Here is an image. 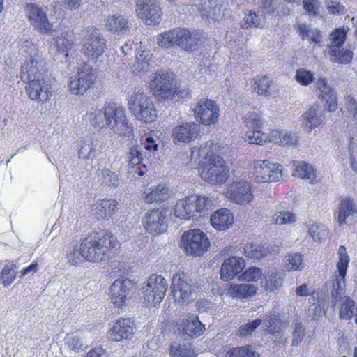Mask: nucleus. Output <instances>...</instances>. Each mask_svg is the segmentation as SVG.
<instances>
[{
  "mask_svg": "<svg viewBox=\"0 0 357 357\" xmlns=\"http://www.w3.org/2000/svg\"><path fill=\"white\" fill-rule=\"evenodd\" d=\"M300 36L302 40L307 39L310 42L319 43L321 40V36L317 29H312L310 24H301L298 26Z\"/></svg>",
  "mask_w": 357,
  "mask_h": 357,
  "instance_id": "obj_41",
  "label": "nucleus"
},
{
  "mask_svg": "<svg viewBox=\"0 0 357 357\" xmlns=\"http://www.w3.org/2000/svg\"><path fill=\"white\" fill-rule=\"evenodd\" d=\"M25 14L31 22H48L46 13L35 3H28L25 8Z\"/></svg>",
  "mask_w": 357,
  "mask_h": 357,
  "instance_id": "obj_40",
  "label": "nucleus"
},
{
  "mask_svg": "<svg viewBox=\"0 0 357 357\" xmlns=\"http://www.w3.org/2000/svg\"><path fill=\"white\" fill-rule=\"evenodd\" d=\"M151 56L149 53L141 52L135 57V61L131 63L130 69L135 75H139L141 73L147 72L150 67Z\"/></svg>",
  "mask_w": 357,
  "mask_h": 357,
  "instance_id": "obj_38",
  "label": "nucleus"
},
{
  "mask_svg": "<svg viewBox=\"0 0 357 357\" xmlns=\"http://www.w3.org/2000/svg\"><path fill=\"white\" fill-rule=\"evenodd\" d=\"M282 273L277 271H271L269 275L265 277L264 281L262 282L263 287L270 291L280 288L282 283Z\"/></svg>",
  "mask_w": 357,
  "mask_h": 357,
  "instance_id": "obj_44",
  "label": "nucleus"
},
{
  "mask_svg": "<svg viewBox=\"0 0 357 357\" xmlns=\"http://www.w3.org/2000/svg\"><path fill=\"white\" fill-rule=\"evenodd\" d=\"M294 79L301 85L307 86L314 82L315 76L312 71L305 68H299L296 70Z\"/></svg>",
  "mask_w": 357,
  "mask_h": 357,
  "instance_id": "obj_49",
  "label": "nucleus"
},
{
  "mask_svg": "<svg viewBox=\"0 0 357 357\" xmlns=\"http://www.w3.org/2000/svg\"><path fill=\"white\" fill-rule=\"evenodd\" d=\"M324 121V109L317 105L311 106L302 115V124L307 132H310L313 128L320 126Z\"/></svg>",
  "mask_w": 357,
  "mask_h": 357,
  "instance_id": "obj_26",
  "label": "nucleus"
},
{
  "mask_svg": "<svg viewBox=\"0 0 357 357\" xmlns=\"http://www.w3.org/2000/svg\"><path fill=\"white\" fill-rule=\"evenodd\" d=\"M105 117H106V126H108L114 133L119 136H124L131 132L132 128L128 125L123 107L114 103L106 102L105 104Z\"/></svg>",
  "mask_w": 357,
  "mask_h": 357,
  "instance_id": "obj_7",
  "label": "nucleus"
},
{
  "mask_svg": "<svg viewBox=\"0 0 357 357\" xmlns=\"http://www.w3.org/2000/svg\"><path fill=\"white\" fill-rule=\"evenodd\" d=\"M15 264L6 265L0 273V281L1 284L8 287L11 284L16 278V272L14 270Z\"/></svg>",
  "mask_w": 357,
  "mask_h": 357,
  "instance_id": "obj_52",
  "label": "nucleus"
},
{
  "mask_svg": "<svg viewBox=\"0 0 357 357\" xmlns=\"http://www.w3.org/2000/svg\"><path fill=\"white\" fill-rule=\"evenodd\" d=\"M268 332L271 335L280 333L284 327L285 324L282 321L280 314H271L265 321Z\"/></svg>",
  "mask_w": 357,
  "mask_h": 357,
  "instance_id": "obj_47",
  "label": "nucleus"
},
{
  "mask_svg": "<svg viewBox=\"0 0 357 357\" xmlns=\"http://www.w3.org/2000/svg\"><path fill=\"white\" fill-rule=\"evenodd\" d=\"M64 344L68 350L73 354L82 352L86 347L82 335L78 333L66 334Z\"/></svg>",
  "mask_w": 357,
  "mask_h": 357,
  "instance_id": "obj_35",
  "label": "nucleus"
},
{
  "mask_svg": "<svg viewBox=\"0 0 357 357\" xmlns=\"http://www.w3.org/2000/svg\"><path fill=\"white\" fill-rule=\"evenodd\" d=\"M273 80L266 75L257 76L251 82L252 91L264 97L278 96L279 92Z\"/></svg>",
  "mask_w": 357,
  "mask_h": 357,
  "instance_id": "obj_22",
  "label": "nucleus"
},
{
  "mask_svg": "<svg viewBox=\"0 0 357 357\" xmlns=\"http://www.w3.org/2000/svg\"><path fill=\"white\" fill-rule=\"evenodd\" d=\"M191 197L195 198L193 204L195 213H201L204 211L206 208L210 207L212 205V199L211 197L197 195H192Z\"/></svg>",
  "mask_w": 357,
  "mask_h": 357,
  "instance_id": "obj_59",
  "label": "nucleus"
},
{
  "mask_svg": "<svg viewBox=\"0 0 357 357\" xmlns=\"http://www.w3.org/2000/svg\"><path fill=\"white\" fill-rule=\"evenodd\" d=\"M170 353L173 357H195L194 349L190 345H172Z\"/></svg>",
  "mask_w": 357,
  "mask_h": 357,
  "instance_id": "obj_54",
  "label": "nucleus"
},
{
  "mask_svg": "<svg viewBox=\"0 0 357 357\" xmlns=\"http://www.w3.org/2000/svg\"><path fill=\"white\" fill-rule=\"evenodd\" d=\"M117 202L114 199H102L96 204L95 215L98 220L108 219L116 211Z\"/></svg>",
  "mask_w": 357,
  "mask_h": 357,
  "instance_id": "obj_32",
  "label": "nucleus"
},
{
  "mask_svg": "<svg viewBox=\"0 0 357 357\" xmlns=\"http://www.w3.org/2000/svg\"><path fill=\"white\" fill-rule=\"evenodd\" d=\"M257 291V287L252 284H233L228 288L227 294L233 298L243 299L254 296Z\"/></svg>",
  "mask_w": 357,
  "mask_h": 357,
  "instance_id": "obj_30",
  "label": "nucleus"
},
{
  "mask_svg": "<svg viewBox=\"0 0 357 357\" xmlns=\"http://www.w3.org/2000/svg\"><path fill=\"white\" fill-rule=\"evenodd\" d=\"M305 336V328L301 325L298 321L294 323V329L292 331V340L291 346L297 347L302 342Z\"/></svg>",
  "mask_w": 357,
  "mask_h": 357,
  "instance_id": "obj_62",
  "label": "nucleus"
},
{
  "mask_svg": "<svg viewBox=\"0 0 357 357\" xmlns=\"http://www.w3.org/2000/svg\"><path fill=\"white\" fill-rule=\"evenodd\" d=\"M243 122L249 127L260 128L264 123L265 119L261 112L252 111L244 115Z\"/></svg>",
  "mask_w": 357,
  "mask_h": 357,
  "instance_id": "obj_46",
  "label": "nucleus"
},
{
  "mask_svg": "<svg viewBox=\"0 0 357 357\" xmlns=\"http://www.w3.org/2000/svg\"><path fill=\"white\" fill-rule=\"evenodd\" d=\"M225 194L227 199L238 204H246L253 199L250 183L243 179L227 185Z\"/></svg>",
  "mask_w": 357,
  "mask_h": 357,
  "instance_id": "obj_13",
  "label": "nucleus"
},
{
  "mask_svg": "<svg viewBox=\"0 0 357 357\" xmlns=\"http://www.w3.org/2000/svg\"><path fill=\"white\" fill-rule=\"evenodd\" d=\"M273 220L277 225L291 224L296 222V215L289 211H277L273 215Z\"/></svg>",
  "mask_w": 357,
  "mask_h": 357,
  "instance_id": "obj_56",
  "label": "nucleus"
},
{
  "mask_svg": "<svg viewBox=\"0 0 357 357\" xmlns=\"http://www.w3.org/2000/svg\"><path fill=\"white\" fill-rule=\"evenodd\" d=\"M338 261L337 263V273H341L342 274H346L347 270L348 268V264L349 261V257L347 252V249L345 246L341 245L340 246L338 251Z\"/></svg>",
  "mask_w": 357,
  "mask_h": 357,
  "instance_id": "obj_55",
  "label": "nucleus"
},
{
  "mask_svg": "<svg viewBox=\"0 0 357 357\" xmlns=\"http://www.w3.org/2000/svg\"><path fill=\"white\" fill-rule=\"evenodd\" d=\"M123 160L132 168L139 165L142 160V154L138 146H132L124 155Z\"/></svg>",
  "mask_w": 357,
  "mask_h": 357,
  "instance_id": "obj_48",
  "label": "nucleus"
},
{
  "mask_svg": "<svg viewBox=\"0 0 357 357\" xmlns=\"http://www.w3.org/2000/svg\"><path fill=\"white\" fill-rule=\"evenodd\" d=\"M233 222V215L227 208L219 209L211 216V225L219 231L227 229Z\"/></svg>",
  "mask_w": 357,
  "mask_h": 357,
  "instance_id": "obj_28",
  "label": "nucleus"
},
{
  "mask_svg": "<svg viewBox=\"0 0 357 357\" xmlns=\"http://www.w3.org/2000/svg\"><path fill=\"white\" fill-rule=\"evenodd\" d=\"M345 37L346 31L344 29H336L332 31L330 34L331 47H341L345 40Z\"/></svg>",
  "mask_w": 357,
  "mask_h": 357,
  "instance_id": "obj_64",
  "label": "nucleus"
},
{
  "mask_svg": "<svg viewBox=\"0 0 357 357\" xmlns=\"http://www.w3.org/2000/svg\"><path fill=\"white\" fill-rule=\"evenodd\" d=\"M203 39L204 34L202 32L175 28L160 35L157 43L161 47L170 49L178 47L183 50L192 52L198 50Z\"/></svg>",
  "mask_w": 357,
  "mask_h": 357,
  "instance_id": "obj_3",
  "label": "nucleus"
},
{
  "mask_svg": "<svg viewBox=\"0 0 357 357\" xmlns=\"http://www.w3.org/2000/svg\"><path fill=\"white\" fill-rule=\"evenodd\" d=\"M245 255L253 259L266 257L271 253V248L267 245H257L247 243L243 249Z\"/></svg>",
  "mask_w": 357,
  "mask_h": 357,
  "instance_id": "obj_39",
  "label": "nucleus"
},
{
  "mask_svg": "<svg viewBox=\"0 0 357 357\" xmlns=\"http://www.w3.org/2000/svg\"><path fill=\"white\" fill-rule=\"evenodd\" d=\"M329 54L331 55V60L333 62L339 63H347L352 58V52L348 50L337 47H331Z\"/></svg>",
  "mask_w": 357,
  "mask_h": 357,
  "instance_id": "obj_45",
  "label": "nucleus"
},
{
  "mask_svg": "<svg viewBox=\"0 0 357 357\" xmlns=\"http://www.w3.org/2000/svg\"><path fill=\"white\" fill-rule=\"evenodd\" d=\"M278 135V142L282 146H295L298 142V137L295 133L285 130L273 131Z\"/></svg>",
  "mask_w": 357,
  "mask_h": 357,
  "instance_id": "obj_53",
  "label": "nucleus"
},
{
  "mask_svg": "<svg viewBox=\"0 0 357 357\" xmlns=\"http://www.w3.org/2000/svg\"><path fill=\"white\" fill-rule=\"evenodd\" d=\"M294 167V176L305 179L310 183L314 184L320 181L317 171L313 166L304 161H293Z\"/></svg>",
  "mask_w": 357,
  "mask_h": 357,
  "instance_id": "obj_27",
  "label": "nucleus"
},
{
  "mask_svg": "<svg viewBox=\"0 0 357 357\" xmlns=\"http://www.w3.org/2000/svg\"><path fill=\"white\" fill-rule=\"evenodd\" d=\"M105 149L103 144L96 139H86L83 143L78 151V157L86 161H93L96 158L102 155V151Z\"/></svg>",
  "mask_w": 357,
  "mask_h": 357,
  "instance_id": "obj_25",
  "label": "nucleus"
},
{
  "mask_svg": "<svg viewBox=\"0 0 357 357\" xmlns=\"http://www.w3.org/2000/svg\"><path fill=\"white\" fill-rule=\"evenodd\" d=\"M199 174L204 181L211 184H222L227 181L229 169L222 157L213 155L202 160Z\"/></svg>",
  "mask_w": 357,
  "mask_h": 357,
  "instance_id": "obj_5",
  "label": "nucleus"
},
{
  "mask_svg": "<svg viewBox=\"0 0 357 357\" xmlns=\"http://www.w3.org/2000/svg\"><path fill=\"white\" fill-rule=\"evenodd\" d=\"M262 271L257 267H250L238 276V280L241 282H256L261 278Z\"/></svg>",
  "mask_w": 357,
  "mask_h": 357,
  "instance_id": "obj_57",
  "label": "nucleus"
},
{
  "mask_svg": "<svg viewBox=\"0 0 357 357\" xmlns=\"http://www.w3.org/2000/svg\"><path fill=\"white\" fill-rule=\"evenodd\" d=\"M137 15L142 20L160 22L161 9L156 0H137Z\"/></svg>",
  "mask_w": 357,
  "mask_h": 357,
  "instance_id": "obj_19",
  "label": "nucleus"
},
{
  "mask_svg": "<svg viewBox=\"0 0 357 357\" xmlns=\"http://www.w3.org/2000/svg\"><path fill=\"white\" fill-rule=\"evenodd\" d=\"M224 0H199L196 4L202 20L211 22L221 20V8Z\"/></svg>",
  "mask_w": 357,
  "mask_h": 357,
  "instance_id": "obj_18",
  "label": "nucleus"
},
{
  "mask_svg": "<svg viewBox=\"0 0 357 357\" xmlns=\"http://www.w3.org/2000/svg\"><path fill=\"white\" fill-rule=\"evenodd\" d=\"M167 288L165 278L159 275H151L143 287L144 300L154 305L159 304L165 298Z\"/></svg>",
  "mask_w": 357,
  "mask_h": 357,
  "instance_id": "obj_12",
  "label": "nucleus"
},
{
  "mask_svg": "<svg viewBox=\"0 0 357 357\" xmlns=\"http://www.w3.org/2000/svg\"><path fill=\"white\" fill-rule=\"evenodd\" d=\"M262 323L261 319H256L253 321H249L248 323L239 327L238 334L241 337H246L252 334V333L259 327Z\"/></svg>",
  "mask_w": 357,
  "mask_h": 357,
  "instance_id": "obj_63",
  "label": "nucleus"
},
{
  "mask_svg": "<svg viewBox=\"0 0 357 357\" xmlns=\"http://www.w3.org/2000/svg\"><path fill=\"white\" fill-rule=\"evenodd\" d=\"M95 75L92 70L81 71L77 75L71 77L68 83L69 91L72 94L83 95L91 86Z\"/></svg>",
  "mask_w": 357,
  "mask_h": 357,
  "instance_id": "obj_20",
  "label": "nucleus"
},
{
  "mask_svg": "<svg viewBox=\"0 0 357 357\" xmlns=\"http://www.w3.org/2000/svg\"><path fill=\"white\" fill-rule=\"evenodd\" d=\"M149 87L153 95L158 101L172 99L176 92L172 75L163 70L157 71L154 74Z\"/></svg>",
  "mask_w": 357,
  "mask_h": 357,
  "instance_id": "obj_9",
  "label": "nucleus"
},
{
  "mask_svg": "<svg viewBox=\"0 0 357 357\" xmlns=\"http://www.w3.org/2000/svg\"><path fill=\"white\" fill-rule=\"evenodd\" d=\"M133 284L128 278L116 279L111 285L109 297L114 305L121 307L126 305L131 298Z\"/></svg>",
  "mask_w": 357,
  "mask_h": 357,
  "instance_id": "obj_14",
  "label": "nucleus"
},
{
  "mask_svg": "<svg viewBox=\"0 0 357 357\" xmlns=\"http://www.w3.org/2000/svg\"><path fill=\"white\" fill-rule=\"evenodd\" d=\"M193 110L195 118L200 123L211 126L218 121L219 107L214 101L210 99H200Z\"/></svg>",
  "mask_w": 357,
  "mask_h": 357,
  "instance_id": "obj_15",
  "label": "nucleus"
},
{
  "mask_svg": "<svg viewBox=\"0 0 357 357\" xmlns=\"http://www.w3.org/2000/svg\"><path fill=\"white\" fill-rule=\"evenodd\" d=\"M176 328L179 333L189 337H195L201 335L205 328L198 317L195 314H186L182 315L176 323Z\"/></svg>",
  "mask_w": 357,
  "mask_h": 357,
  "instance_id": "obj_17",
  "label": "nucleus"
},
{
  "mask_svg": "<svg viewBox=\"0 0 357 357\" xmlns=\"http://www.w3.org/2000/svg\"><path fill=\"white\" fill-rule=\"evenodd\" d=\"M98 181L102 185L116 188L119 183V180L115 172L109 169H98L97 171Z\"/></svg>",
  "mask_w": 357,
  "mask_h": 357,
  "instance_id": "obj_42",
  "label": "nucleus"
},
{
  "mask_svg": "<svg viewBox=\"0 0 357 357\" xmlns=\"http://www.w3.org/2000/svg\"><path fill=\"white\" fill-rule=\"evenodd\" d=\"M225 357H259V354L252 346L232 349L225 354Z\"/></svg>",
  "mask_w": 357,
  "mask_h": 357,
  "instance_id": "obj_50",
  "label": "nucleus"
},
{
  "mask_svg": "<svg viewBox=\"0 0 357 357\" xmlns=\"http://www.w3.org/2000/svg\"><path fill=\"white\" fill-rule=\"evenodd\" d=\"M171 289L174 301L181 305L188 304L197 297V285L185 273H179L173 276Z\"/></svg>",
  "mask_w": 357,
  "mask_h": 357,
  "instance_id": "obj_6",
  "label": "nucleus"
},
{
  "mask_svg": "<svg viewBox=\"0 0 357 357\" xmlns=\"http://www.w3.org/2000/svg\"><path fill=\"white\" fill-rule=\"evenodd\" d=\"M303 256L300 253H291L284 257L283 265L288 271L301 270L303 268Z\"/></svg>",
  "mask_w": 357,
  "mask_h": 357,
  "instance_id": "obj_43",
  "label": "nucleus"
},
{
  "mask_svg": "<svg viewBox=\"0 0 357 357\" xmlns=\"http://www.w3.org/2000/svg\"><path fill=\"white\" fill-rule=\"evenodd\" d=\"M356 213L357 208L353 200L349 198L341 200L335 211V214H337V220L340 225L345 223L347 218L352 216Z\"/></svg>",
  "mask_w": 357,
  "mask_h": 357,
  "instance_id": "obj_33",
  "label": "nucleus"
},
{
  "mask_svg": "<svg viewBox=\"0 0 357 357\" xmlns=\"http://www.w3.org/2000/svg\"><path fill=\"white\" fill-rule=\"evenodd\" d=\"M339 315L342 319L349 320L357 315V307L353 300L347 296L340 297Z\"/></svg>",
  "mask_w": 357,
  "mask_h": 357,
  "instance_id": "obj_36",
  "label": "nucleus"
},
{
  "mask_svg": "<svg viewBox=\"0 0 357 357\" xmlns=\"http://www.w3.org/2000/svg\"><path fill=\"white\" fill-rule=\"evenodd\" d=\"M119 247L116 238L107 229H99L82 242V255L89 261H98L109 250L116 251Z\"/></svg>",
  "mask_w": 357,
  "mask_h": 357,
  "instance_id": "obj_2",
  "label": "nucleus"
},
{
  "mask_svg": "<svg viewBox=\"0 0 357 357\" xmlns=\"http://www.w3.org/2000/svg\"><path fill=\"white\" fill-rule=\"evenodd\" d=\"M22 79L28 80L26 91L30 99L45 102L52 96L51 79L41 62L30 55L22 66Z\"/></svg>",
  "mask_w": 357,
  "mask_h": 357,
  "instance_id": "obj_1",
  "label": "nucleus"
},
{
  "mask_svg": "<svg viewBox=\"0 0 357 357\" xmlns=\"http://www.w3.org/2000/svg\"><path fill=\"white\" fill-rule=\"evenodd\" d=\"M246 140L250 144L262 145L271 141L269 135L259 130H251L246 132Z\"/></svg>",
  "mask_w": 357,
  "mask_h": 357,
  "instance_id": "obj_51",
  "label": "nucleus"
},
{
  "mask_svg": "<svg viewBox=\"0 0 357 357\" xmlns=\"http://www.w3.org/2000/svg\"><path fill=\"white\" fill-rule=\"evenodd\" d=\"M210 242L206 234L199 229L185 231L181 239V248L188 255L200 256L206 252Z\"/></svg>",
  "mask_w": 357,
  "mask_h": 357,
  "instance_id": "obj_8",
  "label": "nucleus"
},
{
  "mask_svg": "<svg viewBox=\"0 0 357 357\" xmlns=\"http://www.w3.org/2000/svg\"><path fill=\"white\" fill-rule=\"evenodd\" d=\"M105 47L106 40L100 31L91 26L83 40L84 54L89 59L96 60L103 54Z\"/></svg>",
  "mask_w": 357,
  "mask_h": 357,
  "instance_id": "obj_10",
  "label": "nucleus"
},
{
  "mask_svg": "<svg viewBox=\"0 0 357 357\" xmlns=\"http://www.w3.org/2000/svg\"><path fill=\"white\" fill-rule=\"evenodd\" d=\"M86 117L87 121L95 128L102 129L106 127V117H105V106L102 108L98 107H92Z\"/></svg>",
  "mask_w": 357,
  "mask_h": 357,
  "instance_id": "obj_37",
  "label": "nucleus"
},
{
  "mask_svg": "<svg viewBox=\"0 0 357 357\" xmlns=\"http://www.w3.org/2000/svg\"><path fill=\"white\" fill-rule=\"evenodd\" d=\"M245 266V260L240 257H231L226 259L220 268V278L224 281L232 280Z\"/></svg>",
  "mask_w": 357,
  "mask_h": 357,
  "instance_id": "obj_23",
  "label": "nucleus"
},
{
  "mask_svg": "<svg viewBox=\"0 0 357 357\" xmlns=\"http://www.w3.org/2000/svg\"><path fill=\"white\" fill-rule=\"evenodd\" d=\"M317 87L321 92V97L326 102V106L330 112H333L337 108V98L334 90L326 85L324 79L317 82Z\"/></svg>",
  "mask_w": 357,
  "mask_h": 357,
  "instance_id": "obj_34",
  "label": "nucleus"
},
{
  "mask_svg": "<svg viewBox=\"0 0 357 357\" xmlns=\"http://www.w3.org/2000/svg\"><path fill=\"white\" fill-rule=\"evenodd\" d=\"M67 259L68 261L74 266L79 264L84 259L82 255V243L79 248L73 247L70 248L67 253Z\"/></svg>",
  "mask_w": 357,
  "mask_h": 357,
  "instance_id": "obj_61",
  "label": "nucleus"
},
{
  "mask_svg": "<svg viewBox=\"0 0 357 357\" xmlns=\"http://www.w3.org/2000/svg\"><path fill=\"white\" fill-rule=\"evenodd\" d=\"M128 107L135 119L143 123H151L157 118L153 101L144 92L134 91L128 99Z\"/></svg>",
  "mask_w": 357,
  "mask_h": 357,
  "instance_id": "obj_4",
  "label": "nucleus"
},
{
  "mask_svg": "<svg viewBox=\"0 0 357 357\" xmlns=\"http://www.w3.org/2000/svg\"><path fill=\"white\" fill-rule=\"evenodd\" d=\"M167 213L163 208L149 211L143 219L146 230L153 235L163 233L167 228Z\"/></svg>",
  "mask_w": 357,
  "mask_h": 357,
  "instance_id": "obj_16",
  "label": "nucleus"
},
{
  "mask_svg": "<svg viewBox=\"0 0 357 357\" xmlns=\"http://www.w3.org/2000/svg\"><path fill=\"white\" fill-rule=\"evenodd\" d=\"M346 274L341 273H335L333 279V289L331 294L333 297H337L342 294L345 289V278Z\"/></svg>",
  "mask_w": 357,
  "mask_h": 357,
  "instance_id": "obj_58",
  "label": "nucleus"
},
{
  "mask_svg": "<svg viewBox=\"0 0 357 357\" xmlns=\"http://www.w3.org/2000/svg\"><path fill=\"white\" fill-rule=\"evenodd\" d=\"M199 132V126L195 123H182L172 130V137L178 142L189 143L195 140Z\"/></svg>",
  "mask_w": 357,
  "mask_h": 357,
  "instance_id": "obj_24",
  "label": "nucleus"
},
{
  "mask_svg": "<svg viewBox=\"0 0 357 357\" xmlns=\"http://www.w3.org/2000/svg\"><path fill=\"white\" fill-rule=\"evenodd\" d=\"M194 197L191 195L187 196L183 199H179L175 205L174 215L181 220H188L196 215L194 208Z\"/></svg>",
  "mask_w": 357,
  "mask_h": 357,
  "instance_id": "obj_29",
  "label": "nucleus"
},
{
  "mask_svg": "<svg viewBox=\"0 0 357 357\" xmlns=\"http://www.w3.org/2000/svg\"><path fill=\"white\" fill-rule=\"evenodd\" d=\"M132 321L130 319H119L108 331L107 337L114 342H121L130 338L133 335Z\"/></svg>",
  "mask_w": 357,
  "mask_h": 357,
  "instance_id": "obj_21",
  "label": "nucleus"
},
{
  "mask_svg": "<svg viewBox=\"0 0 357 357\" xmlns=\"http://www.w3.org/2000/svg\"><path fill=\"white\" fill-rule=\"evenodd\" d=\"M74 46V43L65 37H58L55 40L54 47L56 48L59 54L65 53L64 57L68 56V52Z\"/></svg>",
  "mask_w": 357,
  "mask_h": 357,
  "instance_id": "obj_60",
  "label": "nucleus"
},
{
  "mask_svg": "<svg viewBox=\"0 0 357 357\" xmlns=\"http://www.w3.org/2000/svg\"><path fill=\"white\" fill-rule=\"evenodd\" d=\"M170 197V190L163 184L149 188V192H144L143 197L146 203H154L167 200Z\"/></svg>",
  "mask_w": 357,
  "mask_h": 357,
  "instance_id": "obj_31",
  "label": "nucleus"
},
{
  "mask_svg": "<svg viewBox=\"0 0 357 357\" xmlns=\"http://www.w3.org/2000/svg\"><path fill=\"white\" fill-rule=\"evenodd\" d=\"M282 167L280 164L268 160H259L255 162L253 175L257 183L275 182L282 178Z\"/></svg>",
  "mask_w": 357,
  "mask_h": 357,
  "instance_id": "obj_11",
  "label": "nucleus"
}]
</instances>
